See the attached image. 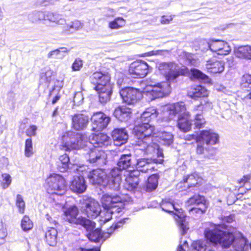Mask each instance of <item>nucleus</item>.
I'll list each match as a JSON object with an SVG mask.
<instances>
[{"instance_id": "obj_1", "label": "nucleus", "mask_w": 251, "mask_h": 251, "mask_svg": "<svg viewBox=\"0 0 251 251\" xmlns=\"http://www.w3.org/2000/svg\"><path fill=\"white\" fill-rule=\"evenodd\" d=\"M205 235L212 242L219 243L223 247H227L233 244L236 251H244L248 245L242 233L233 228L227 229L225 226L208 229Z\"/></svg>"}, {"instance_id": "obj_2", "label": "nucleus", "mask_w": 251, "mask_h": 251, "mask_svg": "<svg viewBox=\"0 0 251 251\" xmlns=\"http://www.w3.org/2000/svg\"><path fill=\"white\" fill-rule=\"evenodd\" d=\"M87 137L78 133L69 131L62 137L61 150L69 151L78 150L85 146L89 148L93 145L97 148L103 146H108L110 142L109 137L102 133L97 134H93L89 137V141H87Z\"/></svg>"}, {"instance_id": "obj_3", "label": "nucleus", "mask_w": 251, "mask_h": 251, "mask_svg": "<svg viewBox=\"0 0 251 251\" xmlns=\"http://www.w3.org/2000/svg\"><path fill=\"white\" fill-rule=\"evenodd\" d=\"M147 126L136 127L134 134L137 139L136 145L139 147V150L143 151L148 155L152 156V161L161 163L163 161V152L159 146L154 141L155 139L152 135V128Z\"/></svg>"}, {"instance_id": "obj_4", "label": "nucleus", "mask_w": 251, "mask_h": 251, "mask_svg": "<svg viewBox=\"0 0 251 251\" xmlns=\"http://www.w3.org/2000/svg\"><path fill=\"white\" fill-rule=\"evenodd\" d=\"M119 173L118 169H112L107 176L102 170L97 169L90 172L87 177L90 182L93 185H101L118 190L122 182Z\"/></svg>"}, {"instance_id": "obj_5", "label": "nucleus", "mask_w": 251, "mask_h": 251, "mask_svg": "<svg viewBox=\"0 0 251 251\" xmlns=\"http://www.w3.org/2000/svg\"><path fill=\"white\" fill-rule=\"evenodd\" d=\"M101 202L103 210H101L99 215L100 224H104L109 221L111 219L113 214L120 212L124 208V203L118 196L105 194L102 196Z\"/></svg>"}, {"instance_id": "obj_6", "label": "nucleus", "mask_w": 251, "mask_h": 251, "mask_svg": "<svg viewBox=\"0 0 251 251\" xmlns=\"http://www.w3.org/2000/svg\"><path fill=\"white\" fill-rule=\"evenodd\" d=\"M196 142L197 153L203 155L204 157H209V155L206 154V152L209 150L210 146L219 143V136L211 129L202 130L197 136Z\"/></svg>"}, {"instance_id": "obj_7", "label": "nucleus", "mask_w": 251, "mask_h": 251, "mask_svg": "<svg viewBox=\"0 0 251 251\" xmlns=\"http://www.w3.org/2000/svg\"><path fill=\"white\" fill-rule=\"evenodd\" d=\"M159 73L162 75L170 84L180 75H185L188 70L185 67H180L174 62H162L156 65Z\"/></svg>"}, {"instance_id": "obj_8", "label": "nucleus", "mask_w": 251, "mask_h": 251, "mask_svg": "<svg viewBox=\"0 0 251 251\" xmlns=\"http://www.w3.org/2000/svg\"><path fill=\"white\" fill-rule=\"evenodd\" d=\"M65 219L70 223L82 226L87 231L95 227V223L82 216H78V211L75 206H71L64 211Z\"/></svg>"}, {"instance_id": "obj_9", "label": "nucleus", "mask_w": 251, "mask_h": 251, "mask_svg": "<svg viewBox=\"0 0 251 251\" xmlns=\"http://www.w3.org/2000/svg\"><path fill=\"white\" fill-rule=\"evenodd\" d=\"M161 207L163 210L168 213L174 212V210L176 211L174 213V218L177 222L181 230V234L184 235L188 230V227L185 221V215L182 210L176 208L174 203L169 200H163L161 204Z\"/></svg>"}, {"instance_id": "obj_10", "label": "nucleus", "mask_w": 251, "mask_h": 251, "mask_svg": "<svg viewBox=\"0 0 251 251\" xmlns=\"http://www.w3.org/2000/svg\"><path fill=\"white\" fill-rule=\"evenodd\" d=\"M46 187L49 193L59 195L65 193L66 185L64 178L60 175L52 174L46 179Z\"/></svg>"}, {"instance_id": "obj_11", "label": "nucleus", "mask_w": 251, "mask_h": 251, "mask_svg": "<svg viewBox=\"0 0 251 251\" xmlns=\"http://www.w3.org/2000/svg\"><path fill=\"white\" fill-rule=\"evenodd\" d=\"M81 212L89 218H95L101 211V207L99 202L95 199L84 196L80 201Z\"/></svg>"}, {"instance_id": "obj_12", "label": "nucleus", "mask_w": 251, "mask_h": 251, "mask_svg": "<svg viewBox=\"0 0 251 251\" xmlns=\"http://www.w3.org/2000/svg\"><path fill=\"white\" fill-rule=\"evenodd\" d=\"M189 94L192 98H205L208 96V92L207 90L201 86H197L195 88H192L189 92ZM211 107V103H209L206 98L203 99L200 104L197 105L195 109L196 111L200 110L202 111L207 108Z\"/></svg>"}, {"instance_id": "obj_13", "label": "nucleus", "mask_w": 251, "mask_h": 251, "mask_svg": "<svg viewBox=\"0 0 251 251\" xmlns=\"http://www.w3.org/2000/svg\"><path fill=\"white\" fill-rule=\"evenodd\" d=\"M151 89L147 92V95L151 97V100L163 98L168 96L171 92L170 84L168 82L158 83L154 86H151Z\"/></svg>"}, {"instance_id": "obj_14", "label": "nucleus", "mask_w": 251, "mask_h": 251, "mask_svg": "<svg viewBox=\"0 0 251 251\" xmlns=\"http://www.w3.org/2000/svg\"><path fill=\"white\" fill-rule=\"evenodd\" d=\"M120 96L124 102L127 104L136 103L142 97V94L139 90L133 87H126L120 91Z\"/></svg>"}, {"instance_id": "obj_15", "label": "nucleus", "mask_w": 251, "mask_h": 251, "mask_svg": "<svg viewBox=\"0 0 251 251\" xmlns=\"http://www.w3.org/2000/svg\"><path fill=\"white\" fill-rule=\"evenodd\" d=\"M92 130L100 131L107 127L110 121L109 117L101 112L94 113L91 117Z\"/></svg>"}, {"instance_id": "obj_16", "label": "nucleus", "mask_w": 251, "mask_h": 251, "mask_svg": "<svg viewBox=\"0 0 251 251\" xmlns=\"http://www.w3.org/2000/svg\"><path fill=\"white\" fill-rule=\"evenodd\" d=\"M218 227H220V225H212L210 227L206 228L204 231V235H205V231L207 229ZM205 237L206 240L197 241L193 243L192 245L193 249L191 251H212L213 246L219 244V243L212 242L210 239L207 238L206 235H205Z\"/></svg>"}, {"instance_id": "obj_17", "label": "nucleus", "mask_w": 251, "mask_h": 251, "mask_svg": "<svg viewBox=\"0 0 251 251\" xmlns=\"http://www.w3.org/2000/svg\"><path fill=\"white\" fill-rule=\"evenodd\" d=\"M148 65L145 62L132 63L128 69L129 74L133 77H144L148 73Z\"/></svg>"}, {"instance_id": "obj_18", "label": "nucleus", "mask_w": 251, "mask_h": 251, "mask_svg": "<svg viewBox=\"0 0 251 251\" xmlns=\"http://www.w3.org/2000/svg\"><path fill=\"white\" fill-rule=\"evenodd\" d=\"M208 48L219 55H227L231 51L228 44L223 40H211L207 43Z\"/></svg>"}, {"instance_id": "obj_19", "label": "nucleus", "mask_w": 251, "mask_h": 251, "mask_svg": "<svg viewBox=\"0 0 251 251\" xmlns=\"http://www.w3.org/2000/svg\"><path fill=\"white\" fill-rule=\"evenodd\" d=\"M158 112L156 109L153 107H149L143 113L140 117V121L142 123V124L136 125L133 128V130L136 127L141 128V127L147 126V127H151L152 128V132L154 130V126H151L149 123L152 119L157 117ZM134 133V131H133Z\"/></svg>"}, {"instance_id": "obj_20", "label": "nucleus", "mask_w": 251, "mask_h": 251, "mask_svg": "<svg viewBox=\"0 0 251 251\" xmlns=\"http://www.w3.org/2000/svg\"><path fill=\"white\" fill-rule=\"evenodd\" d=\"M205 69L210 73H221L225 70V63L224 61L218 60L215 57H212L206 61Z\"/></svg>"}, {"instance_id": "obj_21", "label": "nucleus", "mask_w": 251, "mask_h": 251, "mask_svg": "<svg viewBox=\"0 0 251 251\" xmlns=\"http://www.w3.org/2000/svg\"><path fill=\"white\" fill-rule=\"evenodd\" d=\"M88 116L83 114H76L72 118V127L77 130H82L86 127L89 123Z\"/></svg>"}, {"instance_id": "obj_22", "label": "nucleus", "mask_w": 251, "mask_h": 251, "mask_svg": "<svg viewBox=\"0 0 251 251\" xmlns=\"http://www.w3.org/2000/svg\"><path fill=\"white\" fill-rule=\"evenodd\" d=\"M112 137L115 145L121 146L126 142L128 136L124 128H116L112 131Z\"/></svg>"}, {"instance_id": "obj_23", "label": "nucleus", "mask_w": 251, "mask_h": 251, "mask_svg": "<svg viewBox=\"0 0 251 251\" xmlns=\"http://www.w3.org/2000/svg\"><path fill=\"white\" fill-rule=\"evenodd\" d=\"M139 178L138 177V172L133 171L127 176L124 184V187L128 191H133L138 186Z\"/></svg>"}, {"instance_id": "obj_24", "label": "nucleus", "mask_w": 251, "mask_h": 251, "mask_svg": "<svg viewBox=\"0 0 251 251\" xmlns=\"http://www.w3.org/2000/svg\"><path fill=\"white\" fill-rule=\"evenodd\" d=\"M118 167L113 169H117L120 172V176L121 177V171L128 168H134L135 164L131 161V156L130 154H123L121 156L117 162Z\"/></svg>"}, {"instance_id": "obj_25", "label": "nucleus", "mask_w": 251, "mask_h": 251, "mask_svg": "<svg viewBox=\"0 0 251 251\" xmlns=\"http://www.w3.org/2000/svg\"><path fill=\"white\" fill-rule=\"evenodd\" d=\"M89 161L91 163H97L98 164L105 163V153L99 150L97 148L90 149L89 152Z\"/></svg>"}, {"instance_id": "obj_26", "label": "nucleus", "mask_w": 251, "mask_h": 251, "mask_svg": "<svg viewBox=\"0 0 251 251\" xmlns=\"http://www.w3.org/2000/svg\"><path fill=\"white\" fill-rule=\"evenodd\" d=\"M71 189L74 192L82 193L86 189L84 178L82 176H76L74 177L70 185Z\"/></svg>"}, {"instance_id": "obj_27", "label": "nucleus", "mask_w": 251, "mask_h": 251, "mask_svg": "<svg viewBox=\"0 0 251 251\" xmlns=\"http://www.w3.org/2000/svg\"><path fill=\"white\" fill-rule=\"evenodd\" d=\"M45 21H47L50 25H65L66 20L63 16L57 13L48 12L46 15Z\"/></svg>"}, {"instance_id": "obj_28", "label": "nucleus", "mask_w": 251, "mask_h": 251, "mask_svg": "<svg viewBox=\"0 0 251 251\" xmlns=\"http://www.w3.org/2000/svg\"><path fill=\"white\" fill-rule=\"evenodd\" d=\"M131 114L130 108L126 106H119L114 110L113 115L119 121L121 122L128 121Z\"/></svg>"}, {"instance_id": "obj_29", "label": "nucleus", "mask_w": 251, "mask_h": 251, "mask_svg": "<svg viewBox=\"0 0 251 251\" xmlns=\"http://www.w3.org/2000/svg\"><path fill=\"white\" fill-rule=\"evenodd\" d=\"M151 159L141 158L137 160L135 166L137 169L138 174L139 172L142 173H148L151 171L153 167L152 166Z\"/></svg>"}, {"instance_id": "obj_30", "label": "nucleus", "mask_w": 251, "mask_h": 251, "mask_svg": "<svg viewBox=\"0 0 251 251\" xmlns=\"http://www.w3.org/2000/svg\"><path fill=\"white\" fill-rule=\"evenodd\" d=\"M153 138L160 144L169 146L173 142L174 136L171 132L161 131L158 133L157 136H154Z\"/></svg>"}, {"instance_id": "obj_31", "label": "nucleus", "mask_w": 251, "mask_h": 251, "mask_svg": "<svg viewBox=\"0 0 251 251\" xmlns=\"http://www.w3.org/2000/svg\"><path fill=\"white\" fill-rule=\"evenodd\" d=\"M202 181V178L196 173L191 174L183 178L185 187L190 188L200 185Z\"/></svg>"}, {"instance_id": "obj_32", "label": "nucleus", "mask_w": 251, "mask_h": 251, "mask_svg": "<svg viewBox=\"0 0 251 251\" xmlns=\"http://www.w3.org/2000/svg\"><path fill=\"white\" fill-rule=\"evenodd\" d=\"M236 57L247 59H251V46H244L239 47L234 50Z\"/></svg>"}, {"instance_id": "obj_33", "label": "nucleus", "mask_w": 251, "mask_h": 251, "mask_svg": "<svg viewBox=\"0 0 251 251\" xmlns=\"http://www.w3.org/2000/svg\"><path fill=\"white\" fill-rule=\"evenodd\" d=\"M189 119V113H186V115H181L180 117H178L177 125L180 130L184 132H187L190 130L193 124Z\"/></svg>"}, {"instance_id": "obj_34", "label": "nucleus", "mask_w": 251, "mask_h": 251, "mask_svg": "<svg viewBox=\"0 0 251 251\" xmlns=\"http://www.w3.org/2000/svg\"><path fill=\"white\" fill-rule=\"evenodd\" d=\"M91 79L92 83H96L97 85H100L105 84V83L110 81V77L108 74L97 72L92 75Z\"/></svg>"}, {"instance_id": "obj_35", "label": "nucleus", "mask_w": 251, "mask_h": 251, "mask_svg": "<svg viewBox=\"0 0 251 251\" xmlns=\"http://www.w3.org/2000/svg\"><path fill=\"white\" fill-rule=\"evenodd\" d=\"M207 206L206 204V200L203 196L195 195L189 198L186 202V206L188 207L192 205H196V206L203 207Z\"/></svg>"}, {"instance_id": "obj_36", "label": "nucleus", "mask_w": 251, "mask_h": 251, "mask_svg": "<svg viewBox=\"0 0 251 251\" xmlns=\"http://www.w3.org/2000/svg\"><path fill=\"white\" fill-rule=\"evenodd\" d=\"M57 231L53 227L50 228L46 232L45 238L47 243L50 246H54L57 243Z\"/></svg>"}, {"instance_id": "obj_37", "label": "nucleus", "mask_w": 251, "mask_h": 251, "mask_svg": "<svg viewBox=\"0 0 251 251\" xmlns=\"http://www.w3.org/2000/svg\"><path fill=\"white\" fill-rule=\"evenodd\" d=\"M70 159L67 154L60 155L58 161L57 162V169L61 172H64L68 169V163Z\"/></svg>"}, {"instance_id": "obj_38", "label": "nucleus", "mask_w": 251, "mask_h": 251, "mask_svg": "<svg viewBox=\"0 0 251 251\" xmlns=\"http://www.w3.org/2000/svg\"><path fill=\"white\" fill-rule=\"evenodd\" d=\"M109 236V234L108 233H105L102 235L101 234V231L99 228L96 229L87 235L89 240L95 242H100L102 238H107Z\"/></svg>"}, {"instance_id": "obj_39", "label": "nucleus", "mask_w": 251, "mask_h": 251, "mask_svg": "<svg viewBox=\"0 0 251 251\" xmlns=\"http://www.w3.org/2000/svg\"><path fill=\"white\" fill-rule=\"evenodd\" d=\"M82 28V25L80 21L75 20L72 22L70 25L63 26L62 32L65 34H69Z\"/></svg>"}, {"instance_id": "obj_40", "label": "nucleus", "mask_w": 251, "mask_h": 251, "mask_svg": "<svg viewBox=\"0 0 251 251\" xmlns=\"http://www.w3.org/2000/svg\"><path fill=\"white\" fill-rule=\"evenodd\" d=\"M68 51L66 48H60L49 52L48 56L49 58L62 59L65 57Z\"/></svg>"}, {"instance_id": "obj_41", "label": "nucleus", "mask_w": 251, "mask_h": 251, "mask_svg": "<svg viewBox=\"0 0 251 251\" xmlns=\"http://www.w3.org/2000/svg\"><path fill=\"white\" fill-rule=\"evenodd\" d=\"M46 15L40 11H34L28 15V20L32 23H38L41 21L45 20Z\"/></svg>"}, {"instance_id": "obj_42", "label": "nucleus", "mask_w": 251, "mask_h": 251, "mask_svg": "<svg viewBox=\"0 0 251 251\" xmlns=\"http://www.w3.org/2000/svg\"><path fill=\"white\" fill-rule=\"evenodd\" d=\"M193 125L194 128L200 129L204 127L206 124V120L201 114L195 115L193 120Z\"/></svg>"}, {"instance_id": "obj_43", "label": "nucleus", "mask_w": 251, "mask_h": 251, "mask_svg": "<svg viewBox=\"0 0 251 251\" xmlns=\"http://www.w3.org/2000/svg\"><path fill=\"white\" fill-rule=\"evenodd\" d=\"M126 25V20L122 17L116 18L108 23V27L111 29H118Z\"/></svg>"}, {"instance_id": "obj_44", "label": "nucleus", "mask_w": 251, "mask_h": 251, "mask_svg": "<svg viewBox=\"0 0 251 251\" xmlns=\"http://www.w3.org/2000/svg\"><path fill=\"white\" fill-rule=\"evenodd\" d=\"M241 85L243 87L250 88V93L244 97L245 99H251V75H244L241 79Z\"/></svg>"}, {"instance_id": "obj_45", "label": "nucleus", "mask_w": 251, "mask_h": 251, "mask_svg": "<svg viewBox=\"0 0 251 251\" xmlns=\"http://www.w3.org/2000/svg\"><path fill=\"white\" fill-rule=\"evenodd\" d=\"M158 177L157 175L151 176L148 179L146 184V190L148 191H151L155 189L158 185Z\"/></svg>"}, {"instance_id": "obj_46", "label": "nucleus", "mask_w": 251, "mask_h": 251, "mask_svg": "<svg viewBox=\"0 0 251 251\" xmlns=\"http://www.w3.org/2000/svg\"><path fill=\"white\" fill-rule=\"evenodd\" d=\"M170 108H172V110H175L176 114L179 115V117H180L181 115L184 116L186 115V113H189L186 111L185 105L182 102L172 104Z\"/></svg>"}, {"instance_id": "obj_47", "label": "nucleus", "mask_w": 251, "mask_h": 251, "mask_svg": "<svg viewBox=\"0 0 251 251\" xmlns=\"http://www.w3.org/2000/svg\"><path fill=\"white\" fill-rule=\"evenodd\" d=\"M33 154V148L32 140L31 138H28L25 142V155L26 157H29Z\"/></svg>"}, {"instance_id": "obj_48", "label": "nucleus", "mask_w": 251, "mask_h": 251, "mask_svg": "<svg viewBox=\"0 0 251 251\" xmlns=\"http://www.w3.org/2000/svg\"><path fill=\"white\" fill-rule=\"evenodd\" d=\"M21 227L24 231H27L32 229L33 226L32 222L29 217L25 216L21 221Z\"/></svg>"}, {"instance_id": "obj_49", "label": "nucleus", "mask_w": 251, "mask_h": 251, "mask_svg": "<svg viewBox=\"0 0 251 251\" xmlns=\"http://www.w3.org/2000/svg\"><path fill=\"white\" fill-rule=\"evenodd\" d=\"M207 206L203 207L195 206L189 209L190 214L196 216H199L203 214L206 211Z\"/></svg>"}, {"instance_id": "obj_50", "label": "nucleus", "mask_w": 251, "mask_h": 251, "mask_svg": "<svg viewBox=\"0 0 251 251\" xmlns=\"http://www.w3.org/2000/svg\"><path fill=\"white\" fill-rule=\"evenodd\" d=\"M107 91L105 93L101 91V93L99 94V100L101 103H105L109 101L110 100L112 92H111V89L110 87H108V89H107Z\"/></svg>"}, {"instance_id": "obj_51", "label": "nucleus", "mask_w": 251, "mask_h": 251, "mask_svg": "<svg viewBox=\"0 0 251 251\" xmlns=\"http://www.w3.org/2000/svg\"><path fill=\"white\" fill-rule=\"evenodd\" d=\"M16 205L18 208V211L21 214L25 212V202L21 195H17L16 199Z\"/></svg>"}, {"instance_id": "obj_52", "label": "nucleus", "mask_w": 251, "mask_h": 251, "mask_svg": "<svg viewBox=\"0 0 251 251\" xmlns=\"http://www.w3.org/2000/svg\"><path fill=\"white\" fill-rule=\"evenodd\" d=\"M190 75L192 78H193L203 80L208 79V76L202 73L201 71L195 69L191 70Z\"/></svg>"}, {"instance_id": "obj_53", "label": "nucleus", "mask_w": 251, "mask_h": 251, "mask_svg": "<svg viewBox=\"0 0 251 251\" xmlns=\"http://www.w3.org/2000/svg\"><path fill=\"white\" fill-rule=\"evenodd\" d=\"M108 87H110L111 92H112L113 85L110 81L105 83V84L97 85L95 87V90L98 92V94L101 93V91L105 93L107 91Z\"/></svg>"}, {"instance_id": "obj_54", "label": "nucleus", "mask_w": 251, "mask_h": 251, "mask_svg": "<svg viewBox=\"0 0 251 251\" xmlns=\"http://www.w3.org/2000/svg\"><path fill=\"white\" fill-rule=\"evenodd\" d=\"M7 236V230L6 226L2 223L0 226V245L5 243Z\"/></svg>"}, {"instance_id": "obj_55", "label": "nucleus", "mask_w": 251, "mask_h": 251, "mask_svg": "<svg viewBox=\"0 0 251 251\" xmlns=\"http://www.w3.org/2000/svg\"><path fill=\"white\" fill-rule=\"evenodd\" d=\"M172 104L166 105L164 108V115L168 116L169 120L173 119L176 116V112L175 110L170 108Z\"/></svg>"}, {"instance_id": "obj_56", "label": "nucleus", "mask_w": 251, "mask_h": 251, "mask_svg": "<svg viewBox=\"0 0 251 251\" xmlns=\"http://www.w3.org/2000/svg\"><path fill=\"white\" fill-rule=\"evenodd\" d=\"M3 181L1 183L2 187L3 189H6L9 186L11 183V177L8 174H3L2 175Z\"/></svg>"}, {"instance_id": "obj_57", "label": "nucleus", "mask_w": 251, "mask_h": 251, "mask_svg": "<svg viewBox=\"0 0 251 251\" xmlns=\"http://www.w3.org/2000/svg\"><path fill=\"white\" fill-rule=\"evenodd\" d=\"M83 66L82 60L80 58L75 59L72 64V69L73 71H79Z\"/></svg>"}, {"instance_id": "obj_58", "label": "nucleus", "mask_w": 251, "mask_h": 251, "mask_svg": "<svg viewBox=\"0 0 251 251\" xmlns=\"http://www.w3.org/2000/svg\"><path fill=\"white\" fill-rule=\"evenodd\" d=\"M37 129V127L36 126L31 125L26 129V135L29 137L35 136L36 134Z\"/></svg>"}, {"instance_id": "obj_59", "label": "nucleus", "mask_w": 251, "mask_h": 251, "mask_svg": "<svg viewBox=\"0 0 251 251\" xmlns=\"http://www.w3.org/2000/svg\"><path fill=\"white\" fill-rule=\"evenodd\" d=\"M83 96L81 92H76L74 96V102L77 105L80 104L83 100Z\"/></svg>"}, {"instance_id": "obj_60", "label": "nucleus", "mask_w": 251, "mask_h": 251, "mask_svg": "<svg viewBox=\"0 0 251 251\" xmlns=\"http://www.w3.org/2000/svg\"><path fill=\"white\" fill-rule=\"evenodd\" d=\"M251 179V176L250 175L244 176L242 178L238 180V183L241 185L243 186L245 184L249 182V181Z\"/></svg>"}, {"instance_id": "obj_61", "label": "nucleus", "mask_w": 251, "mask_h": 251, "mask_svg": "<svg viewBox=\"0 0 251 251\" xmlns=\"http://www.w3.org/2000/svg\"><path fill=\"white\" fill-rule=\"evenodd\" d=\"M164 51L161 50H152L145 53L146 56L152 55H162Z\"/></svg>"}, {"instance_id": "obj_62", "label": "nucleus", "mask_w": 251, "mask_h": 251, "mask_svg": "<svg viewBox=\"0 0 251 251\" xmlns=\"http://www.w3.org/2000/svg\"><path fill=\"white\" fill-rule=\"evenodd\" d=\"M188 248V243L186 241H184L183 244H180L178 249L177 251H186Z\"/></svg>"}, {"instance_id": "obj_63", "label": "nucleus", "mask_w": 251, "mask_h": 251, "mask_svg": "<svg viewBox=\"0 0 251 251\" xmlns=\"http://www.w3.org/2000/svg\"><path fill=\"white\" fill-rule=\"evenodd\" d=\"M171 16H163L161 19L160 22L162 24H168L172 20Z\"/></svg>"}, {"instance_id": "obj_64", "label": "nucleus", "mask_w": 251, "mask_h": 251, "mask_svg": "<svg viewBox=\"0 0 251 251\" xmlns=\"http://www.w3.org/2000/svg\"><path fill=\"white\" fill-rule=\"evenodd\" d=\"M186 58L188 60L189 63H190L192 65H195L196 63V60L193 58V55L190 53H187L186 54Z\"/></svg>"}]
</instances>
